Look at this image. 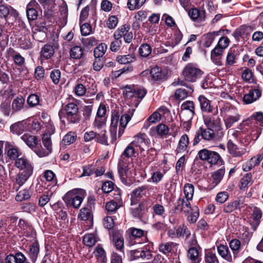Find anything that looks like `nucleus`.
Wrapping results in <instances>:
<instances>
[{"label": "nucleus", "mask_w": 263, "mask_h": 263, "mask_svg": "<svg viewBox=\"0 0 263 263\" xmlns=\"http://www.w3.org/2000/svg\"><path fill=\"white\" fill-rule=\"evenodd\" d=\"M194 187L190 183L186 184L184 186V193L185 199L192 200L194 195Z\"/></svg>", "instance_id": "nucleus-53"}, {"label": "nucleus", "mask_w": 263, "mask_h": 263, "mask_svg": "<svg viewBox=\"0 0 263 263\" xmlns=\"http://www.w3.org/2000/svg\"><path fill=\"white\" fill-rule=\"evenodd\" d=\"M224 174L225 168L224 167L220 168L213 173L212 177L215 185L218 184L221 181Z\"/></svg>", "instance_id": "nucleus-48"}, {"label": "nucleus", "mask_w": 263, "mask_h": 263, "mask_svg": "<svg viewBox=\"0 0 263 263\" xmlns=\"http://www.w3.org/2000/svg\"><path fill=\"white\" fill-rule=\"evenodd\" d=\"M21 139L30 148H35L37 143V139L36 137L28 134H25L22 136Z\"/></svg>", "instance_id": "nucleus-35"}, {"label": "nucleus", "mask_w": 263, "mask_h": 263, "mask_svg": "<svg viewBox=\"0 0 263 263\" xmlns=\"http://www.w3.org/2000/svg\"><path fill=\"white\" fill-rule=\"evenodd\" d=\"M239 205V202L237 200L232 201L228 202L223 206L224 213H229L236 209Z\"/></svg>", "instance_id": "nucleus-47"}, {"label": "nucleus", "mask_w": 263, "mask_h": 263, "mask_svg": "<svg viewBox=\"0 0 263 263\" xmlns=\"http://www.w3.org/2000/svg\"><path fill=\"white\" fill-rule=\"evenodd\" d=\"M105 209L107 214H111L115 213L118 206L116 202L111 200L106 203Z\"/></svg>", "instance_id": "nucleus-59"}, {"label": "nucleus", "mask_w": 263, "mask_h": 263, "mask_svg": "<svg viewBox=\"0 0 263 263\" xmlns=\"http://www.w3.org/2000/svg\"><path fill=\"white\" fill-rule=\"evenodd\" d=\"M176 245V243L173 242L162 243L159 245V250L164 254L167 255L172 252L173 247Z\"/></svg>", "instance_id": "nucleus-37"}, {"label": "nucleus", "mask_w": 263, "mask_h": 263, "mask_svg": "<svg viewBox=\"0 0 263 263\" xmlns=\"http://www.w3.org/2000/svg\"><path fill=\"white\" fill-rule=\"evenodd\" d=\"M229 247L232 251L233 258H236L241 249V242L239 239H233L229 243Z\"/></svg>", "instance_id": "nucleus-31"}, {"label": "nucleus", "mask_w": 263, "mask_h": 263, "mask_svg": "<svg viewBox=\"0 0 263 263\" xmlns=\"http://www.w3.org/2000/svg\"><path fill=\"white\" fill-rule=\"evenodd\" d=\"M242 231L243 232L240 234V239L242 241L243 245H248L252 234L249 231L247 228H244Z\"/></svg>", "instance_id": "nucleus-51"}, {"label": "nucleus", "mask_w": 263, "mask_h": 263, "mask_svg": "<svg viewBox=\"0 0 263 263\" xmlns=\"http://www.w3.org/2000/svg\"><path fill=\"white\" fill-rule=\"evenodd\" d=\"M135 57L132 54L118 55L116 58L117 61L121 64H127L134 61Z\"/></svg>", "instance_id": "nucleus-50"}, {"label": "nucleus", "mask_w": 263, "mask_h": 263, "mask_svg": "<svg viewBox=\"0 0 263 263\" xmlns=\"http://www.w3.org/2000/svg\"><path fill=\"white\" fill-rule=\"evenodd\" d=\"M190 200L179 198V203L181 204V211H183L185 214H188L192 211Z\"/></svg>", "instance_id": "nucleus-46"}, {"label": "nucleus", "mask_w": 263, "mask_h": 263, "mask_svg": "<svg viewBox=\"0 0 263 263\" xmlns=\"http://www.w3.org/2000/svg\"><path fill=\"white\" fill-rule=\"evenodd\" d=\"M15 165L21 171H33V167L30 162L25 157L17 158L15 162Z\"/></svg>", "instance_id": "nucleus-21"}, {"label": "nucleus", "mask_w": 263, "mask_h": 263, "mask_svg": "<svg viewBox=\"0 0 263 263\" xmlns=\"http://www.w3.org/2000/svg\"><path fill=\"white\" fill-rule=\"evenodd\" d=\"M251 209L252 213L249 222L252 229L254 231L260 224L262 213L261 210L256 206H252Z\"/></svg>", "instance_id": "nucleus-10"}, {"label": "nucleus", "mask_w": 263, "mask_h": 263, "mask_svg": "<svg viewBox=\"0 0 263 263\" xmlns=\"http://www.w3.org/2000/svg\"><path fill=\"white\" fill-rule=\"evenodd\" d=\"M83 54V49L80 46H76L71 48L70 56L73 59H80Z\"/></svg>", "instance_id": "nucleus-40"}, {"label": "nucleus", "mask_w": 263, "mask_h": 263, "mask_svg": "<svg viewBox=\"0 0 263 263\" xmlns=\"http://www.w3.org/2000/svg\"><path fill=\"white\" fill-rule=\"evenodd\" d=\"M152 80L154 81H159L165 79V72L158 66L152 68L150 71Z\"/></svg>", "instance_id": "nucleus-27"}, {"label": "nucleus", "mask_w": 263, "mask_h": 263, "mask_svg": "<svg viewBox=\"0 0 263 263\" xmlns=\"http://www.w3.org/2000/svg\"><path fill=\"white\" fill-rule=\"evenodd\" d=\"M76 139V136L74 133L69 132L63 138L62 142L65 145H70L73 143Z\"/></svg>", "instance_id": "nucleus-61"}, {"label": "nucleus", "mask_w": 263, "mask_h": 263, "mask_svg": "<svg viewBox=\"0 0 263 263\" xmlns=\"http://www.w3.org/2000/svg\"><path fill=\"white\" fill-rule=\"evenodd\" d=\"M218 35V31H214L209 32L204 35V45L205 47H209L214 40L216 36Z\"/></svg>", "instance_id": "nucleus-41"}, {"label": "nucleus", "mask_w": 263, "mask_h": 263, "mask_svg": "<svg viewBox=\"0 0 263 263\" xmlns=\"http://www.w3.org/2000/svg\"><path fill=\"white\" fill-rule=\"evenodd\" d=\"M94 201L93 198H89L87 206L81 209L79 217L81 220L92 221L93 217L92 209L94 205Z\"/></svg>", "instance_id": "nucleus-9"}, {"label": "nucleus", "mask_w": 263, "mask_h": 263, "mask_svg": "<svg viewBox=\"0 0 263 263\" xmlns=\"http://www.w3.org/2000/svg\"><path fill=\"white\" fill-rule=\"evenodd\" d=\"M111 242L117 250L124 253V238L120 232L116 231L112 233Z\"/></svg>", "instance_id": "nucleus-15"}, {"label": "nucleus", "mask_w": 263, "mask_h": 263, "mask_svg": "<svg viewBox=\"0 0 263 263\" xmlns=\"http://www.w3.org/2000/svg\"><path fill=\"white\" fill-rule=\"evenodd\" d=\"M182 74L185 81L194 82L201 78L203 72L196 64L189 63L183 68Z\"/></svg>", "instance_id": "nucleus-3"}, {"label": "nucleus", "mask_w": 263, "mask_h": 263, "mask_svg": "<svg viewBox=\"0 0 263 263\" xmlns=\"http://www.w3.org/2000/svg\"><path fill=\"white\" fill-rule=\"evenodd\" d=\"M133 111L134 110H129L121 117H120L118 112L112 115L110 129L111 143H114L117 140V129L119 122H120V126L118 130V136L120 137L122 135L125 127L130 120L133 115Z\"/></svg>", "instance_id": "nucleus-1"}, {"label": "nucleus", "mask_w": 263, "mask_h": 263, "mask_svg": "<svg viewBox=\"0 0 263 263\" xmlns=\"http://www.w3.org/2000/svg\"><path fill=\"white\" fill-rule=\"evenodd\" d=\"M25 100L22 97H17L15 98L12 103L11 107H12V113L11 114H13L16 112L19 111L21 110L25 104Z\"/></svg>", "instance_id": "nucleus-32"}, {"label": "nucleus", "mask_w": 263, "mask_h": 263, "mask_svg": "<svg viewBox=\"0 0 263 263\" xmlns=\"http://www.w3.org/2000/svg\"><path fill=\"white\" fill-rule=\"evenodd\" d=\"M132 254L135 259L141 258L144 260L149 259L152 256L150 250L147 249L134 250L133 251Z\"/></svg>", "instance_id": "nucleus-30"}, {"label": "nucleus", "mask_w": 263, "mask_h": 263, "mask_svg": "<svg viewBox=\"0 0 263 263\" xmlns=\"http://www.w3.org/2000/svg\"><path fill=\"white\" fill-rule=\"evenodd\" d=\"M66 112L67 121L72 124L78 123L81 120V115L79 111L78 105L74 103L67 104L64 108Z\"/></svg>", "instance_id": "nucleus-6"}, {"label": "nucleus", "mask_w": 263, "mask_h": 263, "mask_svg": "<svg viewBox=\"0 0 263 263\" xmlns=\"http://www.w3.org/2000/svg\"><path fill=\"white\" fill-rule=\"evenodd\" d=\"M43 144L46 149H37L34 150L36 154L40 157H43L48 155L52 151V143L51 137L47 133H44L42 137Z\"/></svg>", "instance_id": "nucleus-8"}, {"label": "nucleus", "mask_w": 263, "mask_h": 263, "mask_svg": "<svg viewBox=\"0 0 263 263\" xmlns=\"http://www.w3.org/2000/svg\"><path fill=\"white\" fill-rule=\"evenodd\" d=\"M187 257L193 263H199L200 261L199 250L194 247H192L189 249Z\"/></svg>", "instance_id": "nucleus-34"}, {"label": "nucleus", "mask_w": 263, "mask_h": 263, "mask_svg": "<svg viewBox=\"0 0 263 263\" xmlns=\"http://www.w3.org/2000/svg\"><path fill=\"white\" fill-rule=\"evenodd\" d=\"M30 198V195L28 190L24 189L20 191L15 197V200L17 201H22L27 200Z\"/></svg>", "instance_id": "nucleus-56"}, {"label": "nucleus", "mask_w": 263, "mask_h": 263, "mask_svg": "<svg viewBox=\"0 0 263 263\" xmlns=\"http://www.w3.org/2000/svg\"><path fill=\"white\" fill-rule=\"evenodd\" d=\"M181 110L195 114V104L192 101H186L181 105Z\"/></svg>", "instance_id": "nucleus-39"}, {"label": "nucleus", "mask_w": 263, "mask_h": 263, "mask_svg": "<svg viewBox=\"0 0 263 263\" xmlns=\"http://www.w3.org/2000/svg\"><path fill=\"white\" fill-rule=\"evenodd\" d=\"M217 252L221 258L229 262H232L236 258H233V255L229 250V247L224 245H220L217 246Z\"/></svg>", "instance_id": "nucleus-17"}, {"label": "nucleus", "mask_w": 263, "mask_h": 263, "mask_svg": "<svg viewBox=\"0 0 263 263\" xmlns=\"http://www.w3.org/2000/svg\"><path fill=\"white\" fill-rule=\"evenodd\" d=\"M227 149L229 153L234 157H239L241 155V153L238 150V148L232 140H229L227 143Z\"/></svg>", "instance_id": "nucleus-43"}, {"label": "nucleus", "mask_w": 263, "mask_h": 263, "mask_svg": "<svg viewBox=\"0 0 263 263\" xmlns=\"http://www.w3.org/2000/svg\"><path fill=\"white\" fill-rule=\"evenodd\" d=\"M82 43L84 46L89 47H92L98 44L97 40L95 37L83 38Z\"/></svg>", "instance_id": "nucleus-63"}, {"label": "nucleus", "mask_w": 263, "mask_h": 263, "mask_svg": "<svg viewBox=\"0 0 263 263\" xmlns=\"http://www.w3.org/2000/svg\"><path fill=\"white\" fill-rule=\"evenodd\" d=\"M145 1L146 0H128L127 7L131 11L139 9L143 5Z\"/></svg>", "instance_id": "nucleus-38"}, {"label": "nucleus", "mask_w": 263, "mask_h": 263, "mask_svg": "<svg viewBox=\"0 0 263 263\" xmlns=\"http://www.w3.org/2000/svg\"><path fill=\"white\" fill-rule=\"evenodd\" d=\"M261 95V90L258 88L251 89L248 93L243 97V101L246 104H251L259 99Z\"/></svg>", "instance_id": "nucleus-16"}, {"label": "nucleus", "mask_w": 263, "mask_h": 263, "mask_svg": "<svg viewBox=\"0 0 263 263\" xmlns=\"http://www.w3.org/2000/svg\"><path fill=\"white\" fill-rule=\"evenodd\" d=\"M214 130L210 127H200L195 134L193 140V145H196L202 140L209 142L215 140L216 135Z\"/></svg>", "instance_id": "nucleus-4"}, {"label": "nucleus", "mask_w": 263, "mask_h": 263, "mask_svg": "<svg viewBox=\"0 0 263 263\" xmlns=\"http://www.w3.org/2000/svg\"><path fill=\"white\" fill-rule=\"evenodd\" d=\"M52 194V193H49L48 191L45 192L40 197L39 205L41 207L44 206L50 201Z\"/></svg>", "instance_id": "nucleus-52"}, {"label": "nucleus", "mask_w": 263, "mask_h": 263, "mask_svg": "<svg viewBox=\"0 0 263 263\" xmlns=\"http://www.w3.org/2000/svg\"><path fill=\"white\" fill-rule=\"evenodd\" d=\"M224 49L217 46L211 51V58L214 63L218 66H221L222 64L221 60V56L223 52Z\"/></svg>", "instance_id": "nucleus-24"}, {"label": "nucleus", "mask_w": 263, "mask_h": 263, "mask_svg": "<svg viewBox=\"0 0 263 263\" xmlns=\"http://www.w3.org/2000/svg\"><path fill=\"white\" fill-rule=\"evenodd\" d=\"M6 263H30L26 261L25 256L21 252L15 255L10 254L5 259Z\"/></svg>", "instance_id": "nucleus-25"}, {"label": "nucleus", "mask_w": 263, "mask_h": 263, "mask_svg": "<svg viewBox=\"0 0 263 263\" xmlns=\"http://www.w3.org/2000/svg\"><path fill=\"white\" fill-rule=\"evenodd\" d=\"M242 79L249 83H254V79L253 77V73L251 70L249 68H246L241 74Z\"/></svg>", "instance_id": "nucleus-55"}, {"label": "nucleus", "mask_w": 263, "mask_h": 263, "mask_svg": "<svg viewBox=\"0 0 263 263\" xmlns=\"http://www.w3.org/2000/svg\"><path fill=\"white\" fill-rule=\"evenodd\" d=\"M40 53L42 59L47 60L53 56L54 50L52 45L47 44L42 48Z\"/></svg>", "instance_id": "nucleus-29"}, {"label": "nucleus", "mask_w": 263, "mask_h": 263, "mask_svg": "<svg viewBox=\"0 0 263 263\" xmlns=\"http://www.w3.org/2000/svg\"><path fill=\"white\" fill-rule=\"evenodd\" d=\"M14 12L17 13L16 10L12 7H8L4 5H0V17L2 18H6L11 12Z\"/></svg>", "instance_id": "nucleus-45"}, {"label": "nucleus", "mask_w": 263, "mask_h": 263, "mask_svg": "<svg viewBox=\"0 0 263 263\" xmlns=\"http://www.w3.org/2000/svg\"><path fill=\"white\" fill-rule=\"evenodd\" d=\"M10 101L7 96H6L5 99L2 102L0 105V108L4 114L9 116L11 114V109L9 107Z\"/></svg>", "instance_id": "nucleus-57"}, {"label": "nucleus", "mask_w": 263, "mask_h": 263, "mask_svg": "<svg viewBox=\"0 0 263 263\" xmlns=\"http://www.w3.org/2000/svg\"><path fill=\"white\" fill-rule=\"evenodd\" d=\"M205 11L197 8H192L188 11V15L191 20L195 22L201 23L205 20Z\"/></svg>", "instance_id": "nucleus-11"}, {"label": "nucleus", "mask_w": 263, "mask_h": 263, "mask_svg": "<svg viewBox=\"0 0 263 263\" xmlns=\"http://www.w3.org/2000/svg\"><path fill=\"white\" fill-rule=\"evenodd\" d=\"M33 171H23L19 172L16 177V183L19 187L22 186L32 175Z\"/></svg>", "instance_id": "nucleus-28"}, {"label": "nucleus", "mask_w": 263, "mask_h": 263, "mask_svg": "<svg viewBox=\"0 0 263 263\" xmlns=\"http://www.w3.org/2000/svg\"><path fill=\"white\" fill-rule=\"evenodd\" d=\"M198 158L202 161H206L211 165L222 163L223 160L219 154L215 151L203 148L198 152Z\"/></svg>", "instance_id": "nucleus-5"}, {"label": "nucleus", "mask_w": 263, "mask_h": 263, "mask_svg": "<svg viewBox=\"0 0 263 263\" xmlns=\"http://www.w3.org/2000/svg\"><path fill=\"white\" fill-rule=\"evenodd\" d=\"M189 144V138L187 135H183L180 138L177 148V154L188 152L187 147Z\"/></svg>", "instance_id": "nucleus-26"}, {"label": "nucleus", "mask_w": 263, "mask_h": 263, "mask_svg": "<svg viewBox=\"0 0 263 263\" xmlns=\"http://www.w3.org/2000/svg\"><path fill=\"white\" fill-rule=\"evenodd\" d=\"M169 132L168 127L162 123H160L155 127L150 129V134L152 136H156L157 135L161 137H164L168 135Z\"/></svg>", "instance_id": "nucleus-18"}, {"label": "nucleus", "mask_w": 263, "mask_h": 263, "mask_svg": "<svg viewBox=\"0 0 263 263\" xmlns=\"http://www.w3.org/2000/svg\"><path fill=\"white\" fill-rule=\"evenodd\" d=\"M145 134H139L135 136V140L131 142L136 147H139L141 151H144L147 148V141L145 139Z\"/></svg>", "instance_id": "nucleus-20"}, {"label": "nucleus", "mask_w": 263, "mask_h": 263, "mask_svg": "<svg viewBox=\"0 0 263 263\" xmlns=\"http://www.w3.org/2000/svg\"><path fill=\"white\" fill-rule=\"evenodd\" d=\"M107 49V45L104 43H101L97 46L93 51L95 58H100L105 54Z\"/></svg>", "instance_id": "nucleus-44"}, {"label": "nucleus", "mask_w": 263, "mask_h": 263, "mask_svg": "<svg viewBox=\"0 0 263 263\" xmlns=\"http://www.w3.org/2000/svg\"><path fill=\"white\" fill-rule=\"evenodd\" d=\"M19 227L22 229V233L26 237H30L33 238V240L36 239L35 233L32 227L28 223L26 222L24 220L20 219L18 222Z\"/></svg>", "instance_id": "nucleus-14"}, {"label": "nucleus", "mask_w": 263, "mask_h": 263, "mask_svg": "<svg viewBox=\"0 0 263 263\" xmlns=\"http://www.w3.org/2000/svg\"><path fill=\"white\" fill-rule=\"evenodd\" d=\"M130 28V26L128 24L122 25L116 30L114 34V37L121 39L122 37H123L128 31H129Z\"/></svg>", "instance_id": "nucleus-42"}, {"label": "nucleus", "mask_w": 263, "mask_h": 263, "mask_svg": "<svg viewBox=\"0 0 263 263\" xmlns=\"http://www.w3.org/2000/svg\"><path fill=\"white\" fill-rule=\"evenodd\" d=\"M139 52L142 57H147L152 52V48L148 44H143L139 49Z\"/></svg>", "instance_id": "nucleus-54"}, {"label": "nucleus", "mask_w": 263, "mask_h": 263, "mask_svg": "<svg viewBox=\"0 0 263 263\" xmlns=\"http://www.w3.org/2000/svg\"><path fill=\"white\" fill-rule=\"evenodd\" d=\"M38 5L37 3L35 0H32L27 6L26 14L28 20L34 21L37 17V12L36 8Z\"/></svg>", "instance_id": "nucleus-19"}, {"label": "nucleus", "mask_w": 263, "mask_h": 263, "mask_svg": "<svg viewBox=\"0 0 263 263\" xmlns=\"http://www.w3.org/2000/svg\"><path fill=\"white\" fill-rule=\"evenodd\" d=\"M227 114V117L224 119V123L226 127L228 129L231 127L235 122H238L240 116L237 113L236 109L233 108L229 107Z\"/></svg>", "instance_id": "nucleus-12"}, {"label": "nucleus", "mask_w": 263, "mask_h": 263, "mask_svg": "<svg viewBox=\"0 0 263 263\" xmlns=\"http://www.w3.org/2000/svg\"><path fill=\"white\" fill-rule=\"evenodd\" d=\"M253 183L252 176L250 173H246L240 179L239 185V189L241 190H245L251 186Z\"/></svg>", "instance_id": "nucleus-33"}, {"label": "nucleus", "mask_w": 263, "mask_h": 263, "mask_svg": "<svg viewBox=\"0 0 263 263\" xmlns=\"http://www.w3.org/2000/svg\"><path fill=\"white\" fill-rule=\"evenodd\" d=\"M83 241L86 246L92 247L98 241V238L94 234H87L84 236Z\"/></svg>", "instance_id": "nucleus-36"}, {"label": "nucleus", "mask_w": 263, "mask_h": 263, "mask_svg": "<svg viewBox=\"0 0 263 263\" xmlns=\"http://www.w3.org/2000/svg\"><path fill=\"white\" fill-rule=\"evenodd\" d=\"M200 104V107L202 111L206 113L213 112V107L211 104V101L203 95H200L198 98Z\"/></svg>", "instance_id": "nucleus-22"}, {"label": "nucleus", "mask_w": 263, "mask_h": 263, "mask_svg": "<svg viewBox=\"0 0 263 263\" xmlns=\"http://www.w3.org/2000/svg\"><path fill=\"white\" fill-rule=\"evenodd\" d=\"M128 168L127 166H120L118 167V173L122 182H127V173Z\"/></svg>", "instance_id": "nucleus-60"}, {"label": "nucleus", "mask_w": 263, "mask_h": 263, "mask_svg": "<svg viewBox=\"0 0 263 263\" xmlns=\"http://www.w3.org/2000/svg\"><path fill=\"white\" fill-rule=\"evenodd\" d=\"M84 197V192L81 189H73L68 192L63 197L67 206H71L78 209L82 204Z\"/></svg>", "instance_id": "nucleus-2"}, {"label": "nucleus", "mask_w": 263, "mask_h": 263, "mask_svg": "<svg viewBox=\"0 0 263 263\" xmlns=\"http://www.w3.org/2000/svg\"><path fill=\"white\" fill-rule=\"evenodd\" d=\"M21 154L20 150L16 147H11L7 152V156L11 160H16Z\"/></svg>", "instance_id": "nucleus-58"}, {"label": "nucleus", "mask_w": 263, "mask_h": 263, "mask_svg": "<svg viewBox=\"0 0 263 263\" xmlns=\"http://www.w3.org/2000/svg\"><path fill=\"white\" fill-rule=\"evenodd\" d=\"M24 130V126L21 122H18L12 124L10 126V131L13 134L21 135Z\"/></svg>", "instance_id": "nucleus-49"}, {"label": "nucleus", "mask_w": 263, "mask_h": 263, "mask_svg": "<svg viewBox=\"0 0 263 263\" xmlns=\"http://www.w3.org/2000/svg\"><path fill=\"white\" fill-rule=\"evenodd\" d=\"M148 189V185H145L136 188L131 193V204L134 205L137 203L138 201L143 195L146 194V191Z\"/></svg>", "instance_id": "nucleus-13"}, {"label": "nucleus", "mask_w": 263, "mask_h": 263, "mask_svg": "<svg viewBox=\"0 0 263 263\" xmlns=\"http://www.w3.org/2000/svg\"><path fill=\"white\" fill-rule=\"evenodd\" d=\"M128 232L130 239L129 243L131 246L137 243L135 239H139L145 235V232L143 230L136 228H130L129 229ZM138 243H140V242H139Z\"/></svg>", "instance_id": "nucleus-23"}, {"label": "nucleus", "mask_w": 263, "mask_h": 263, "mask_svg": "<svg viewBox=\"0 0 263 263\" xmlns=\"http://www.w3.org/2000/svg\"><path fill=\"white\" fill-rule=\"evenodd\" d=\"M216 113L214 115H203V120L206 127H210L215 130H220L221 128L220 119L216 116Z\"/></svg>", "instance_id": "nucleus-7"}, {"label": "nucleus", "mask_w": 263, "mask_h": 263, "mask_svg": "<svg viewBox=\"0 0 263 263\" xmlns=\"http://www.w3.org/2000/svg\"><path fill=\"white\" fill-rule=\"evenodd\" d=\"M205 263H219V260L215 253L212 252H208L204 256Z\"/></svg>", "instance_id": "nucleus-62"}, {"label": "nucleus", "mask_w": 263, "mask_h": 263, "mask_svg": "<svg viewBox=\"0 0 263 263\" xmlns=\"http://www.w3.org/2000/svg\"><path fill=\"white\" fill-rule=\"evenodd\" d=\"M40 98L35 94L30 95L27 99V103L31 107L37 105L39 103Z\"/></svg>", "instance_id": "nucleus-64"}]
</instances>
